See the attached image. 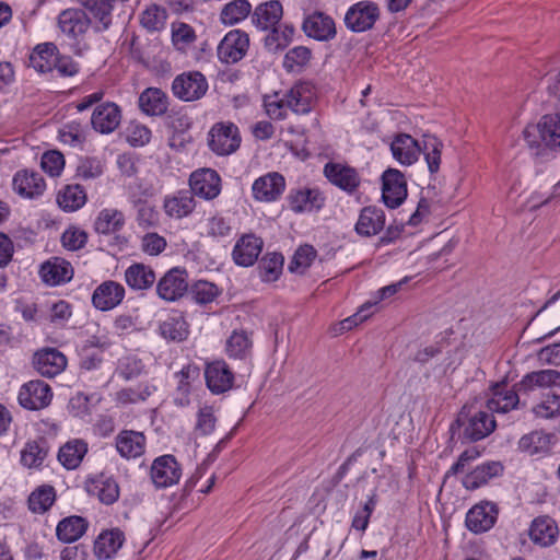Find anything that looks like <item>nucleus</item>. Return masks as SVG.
I'll list each match as a JSON object with an SVG mask.
<instances>
[{"label":"nucleus","instance_id":"nucleus-43","mask_svg":"<svg viewBox=\"0 0 560 560\" xmlns=\"http://www.w3.org/2000/svg\"><path fill=\"white\" fill-rule=\"evenodd\" d=\"M86 201V195L80 185H67L57 195V203L65 211H75Z\"/></svg>","mask_w":560,"mask_h":560},{"label":"nucleus","instance_id":"nucleus-25","mask_svg":"<svg viewBox=\"0 0 560 560\" xmlns=\"http://www.w3.org/2000/svg\"><path fill=\"white\" fill-rule=\"evenodd\" d=\"M262 241L253 235H243L235 244L233 259L236 265L249 267L257 260L262 249Z\"/></svg>","mask_w":560,"mask_h":560},{"label":"nucleus","instance_id":"nucleus-52","mask_svg":"<svg viewBox=\"0 0 560 560\" xmlns=\"http://www.w3.org/2000/svg\"><path fill=\"white\" fill-rule=\"evenodd\" d=\"M316 249L311 245L300 246L289 264V271L303 275L316 257Z\"/></svg>","mask_w":560,"mask_h":560},{"label":"nucleus","instance_id":"nucleus-53","mask_svg":"<svg viewBox=\"0 0 560 560\" xmlns=\"http://www.w3.org/2000/svg\"><path fill=\"white\" fill-rule=\"evenodd\" d=\"M166 21V11L156 5L152 4L147 8L140 16L141 25L149 32L160 31L164 27Z\"/></svg>","mask_w":560,"mask_h":560},{"label":"nucleus","instance_id":"nucleus-2","mask_svg":"<svg viewBox=\"0 0 560 560\" xmlns=\"http://www.w3.org/2000/svg\"><path fill=\"white\" fill-rule=\"evenodd\" d=\"M241 144L240 130L230 121L214 124L208 132L209 149L220 156L234 153Z\"/></svg>","mask_w":560,"mask_h":560},{"label":"nucleus","instance_id":"nucleus-6","mask_svg":"<svg viewBox=\"0 0 560 560\" xmlns=\"http://www.w3.org/2000/svg\"><path fill=\"white\" fill-rule=\"evenodd\" d=\"M188 273L184 268L174 267L166 271L156 283L158 296L168 303L180 300L188 291Z\"/></svg>","mask_w":560,"mask_h":560},{"label":"nucleus","instance_id":"nucleus-15","mask_svg":"<svg viewBox=\"0 0 560 560\" xmlns=\"http://www.w3.org/2000/svg\"><path fill=\"white\" fill-rule=\"evenodd\" d=\"M316 102L315 86L310 82H300L285 93V105L299 115L308 114Z\"/></svg>","mask_w":560,"mask_h":560},{"label":"nucleus","instance_id":"nucleus-50","mask_svg":"<svg viewBox=\"0 0 560 560\" xmlns=\"http://www.w3.org/2000/svg\"><path fill=\"white\" fill-rule=\"evenodd\" d=\"M549 447V438L540 431L525 434L518 441V448L529 455L546 452Z\"/></svg>","mask_w":560,"mask_h":560},{"label":"nucleus","instance_id":"nucleus-42","mask_svg":"<svg viewBox=\"0 0 560 560\" xmlns=\"http://www.w3.org/2000/svg\"><path fill=\"white\" fill-rule=\"evenodd\" d=\"M86 530V522L80 516H70L57 525L56 535L63 542L78 540Z\"/></svg>","mask_w":560,"mask_h":560},{"label":"nucleus","instance_id":"nucleus-38","mask_svg":"<svg viewBox=\"0 0 560 560\" xmlns=\"http://www.w3.org/2000/svg\"><path fill=\"white\" fill-rule=\"evenodd\" d=\"M125 281L132 290H147L155 282V273L151 267L136 262L126 269Z\"/></svg>","mask_w":560,"mask_h":560},{"label":"nucleus","instance_id":"nucleus-47","mask_svg":"<svg viewBox=\"0 0 560 560\" xmlns=\"http://www.w3.org/2000/svg\"><path fill=\"white\" fill-rule=\"evenodd\" d=\"M250 11L247 0H233L223 7L220 18L223 24L233 25L246 19Z\"/></svg>","mask_w":560,"mask_h":560},{"label":"nucleus","instance_id":"nucleus-34","mask_svg":"<svg viewBox=\"0 0 560 560\" xmlns=\"http://www.w3.org/2000/svg\"><path fill=\"white\" fill-rule=\"evenodd\" d=\"M58 48L54 43H42L32 50L28 65L37 72L46 73L54 70L57 61Z\"/></svg>","mask_w":560,"mask_h":560},{"label":"nucleus","instance_id":"nucleus-12","mask_svg":"<svg viewBox=\"0 0 560 560\" xmlns=\"http://www.w3.org/2000/svg\"><path fill=\"white\" fill-rule=\"evenodd\" d=\"M285 189V179L278 172L267 173L252 185V192L255 200L260 202H272L278 200Z\"/></svg>","mask_w":560,"mask_h":560},{"label":"nucleus","instance_id":"nucleus-22","mask_svg":"<svg viewBox=\"0 0 560 560\" xmlns=\"http://www.w3.org/2000/svg\"><path fill=\"white\" fill-rule=\"evenodd\" d=\"M196 201L189 190H178L163 199L165 214L173 219H183L192 213Z\"/></svg>","mask_w":560,"mask_h":560},{"label":"nucleus","instance_id":"nucleus-10","mask_svg":"<svg viewBox=\"0 0 560 560\" xmlns=\"http://www.w3.org/2000/svg\"><path fill=\"white\" fill-rule=\"evenodd\" d=\"M249 47L248 35L241 30L229 32L218 46V57L222 62L236 63L244 58Z\"/></svg>","mask_w":560,"mask_h":560},{"label":"nucleus","instance_id":"nucleus-51","mask_svg":"<svg viewBox=\"0 0 560 560\" xmlns=\"http://www.w3.org/2000/svg\"><path fill=\"white\" fill-rule=\"evenodd\" d=\"M163 338L172 341H182L188 335L187 324L183 317H171L160 325Z\"/></svg>","mask_w":560,"mask_h":560},{"label":"nucleus","instance_id":"nucleus-59","mask_svg":"<svg viewBox=\"0 0 560 560\" xmlns=\"http://www.w3.org/2000/svg\"><path fill=\"white\" fill-rule=\"evenodd\" d=\"M151 395L150 386L139 385L136 388H124L116 393V401L121 405L144 401Z\"/></svg>","mask_w":560,"mask_h":560},{"label":"nucleus","instance_id":"nucleus-9","mask_svg":"<svg viewBox=\"0 0 560 560\" xmlns=\"http://www.w3.org/2000/svg\"><path fill=\"white\" fill-rule=\"evenodd\" d=\"M382 198L392 209L399 207L407 197V183L404 174L396 168H388L382 175Z\"/></svg>","mask_w":560,"mask_h":560},{"label":"nucleus","instance_id":"nucleus-61","mask_svg":"<svg viewBox=\"0 0 560 560\" xmlns=\"http://www.w3.org/2000/svg\"><path fill=\"white\" fill-rule=\"evenodd\" d=\"M311 59V50L304 46H298L290 49L283 60L287 70L293 71L296 67L305 66Z\"/></svg>","mask_w":560,"mask_h":560},{"label":"nucleus","instance_id":"nucleus-35","mask_svg":"<svg viewBox=\"0 0 560 560\" xmlns=\"http://www.w3.org/2000/svg\"><path fill=\"white\" fill-rule=\"evenodd\" d=\"M124 540L125 536L120 529L105 530L95 540L94 553L101 560L109 559L121 548Z\"/></svg>","mask_w":560,"mask_h":560},{"label":"nucleus","instance_id":"nucleus-3","mask_svg":"<svg viewBox=\"0 0 560 560\" xmlns=\"http://www.w3.org/2000/svg\"><path fill=\"white\" fill-rule=\"evenodd\" d=\"M91 26V19L82 9H66L58 15L61 34L77 44L84 42Z\"/></svg>","mask_w":560,"mask_h":560},{"label":"nucleus","instance_id":"nucleus-1","mask_svg":"<svg viewBox=\"0 0 560 560\" xmlns=\"http://www.w3.org/2000/svg\"><path fill=\"white\" fill-rule=\"evenodd\" d=\"M548 92L556 98V112L541 116L523 131L527 145L539 154L544 149L560 152V71L551 79Z\"/></svg>","mask_w":560,"mask_h":560},{"label":"nucleus","instance_id":"nucleus-28","mask_svg":"<svg viewBox=\"0 0 560 560\" xmlns=\"http://www.w3.org/2000/svg\"><path fill=\"white\" fill-rule=\"evenodd\" d=\"M283 15V8L280 1L270 0L258 4L252 15L253 24L261 30L268 31L278 25Z\"/></svg>","mask_w":560,"mask_h":560},{"label":"nucleus","instance_id":"nucleus-21","mask_svg":"<svg viewBox=\"0 0 560 560\" xmlns=\"http://www.w3.org/2000/svg\"><path fill=\"white\" fill-rule=\"evenodd\" d=\"M302 28L308 37L316 40H329L336 35L334 20L323 12H314L306 16Z\"/></svg>","mask_w":560,"mask_h":560},{"label":"nucleus","instance_id":"nucleus-49","mask_svg":"<svg viewBox=\"0 0 560 560\" xmlns=\"http://www.w3.org/2000/svg\"><path fill=\"white\" fill-rule=\"evenodd\" d=\"M442 142L434 136L424 135L422 140V151L428 164L429 171L433 174L440 168Z\"/></svg>","mask_w":560,"mask_h":560},{"label":"nucleus","instance_id":"nucleus-13","mask_svg":"<svg viewBox=\"0 0 560 560\" xmlns=\"http://www.w3.org/2000/svg\"><path fill=\"white\" fill-rule=\"evenodd\" d=\"M150 475L158 488H166L179 481L182 468L173 455H163L153 460Z\"/></svg>","mask_w":560,"mask_h":560},{"label":"nucleus","instance_id":"nucleus-17","mask_svg":"<svg viewBox=\"0 0 560 560\" xmlns=\"http://www.w3.org/2000/svg\"><path fill=\"white\" fill-rule=\"evenodd\" d=\"M33 364L42 376L54 377L66 369L67 358L57 349L46 348L34 354Z\"/></svg>","mask_w":560,"mask_h":560},{"label":"nucleus","instance_id":"nucleus-55","mask_svg":"<svg viewBox=\"0 0 560 560\" xmlns=\"http://www.w3.org/2000/svg\"><path fill=\"white\" fill-rule=\"evenodd\" d=\"M215 424L217 417L213 407L207 405L200 407L197 412L195 433L201 436L209 435L214 431Z\"/></svg>","mask_w":560,"mask_h":560},{"label":"nucleus","instance_id":"nucleus-58","mask_svg":"<svg viewBox=\"0 0 560 560\" xmlns=\"http://www.w3.org/2000/svg\"><path fill=\"white\" fill-rule=\"evenodd\" d=\"M47 451L37 442H28L21 453V462L26 467H36L42 465Z\"/></svg>","mask_w":560,"mask_h":560},{"label":"nucleus","instance_id":"nucleus-57","mask_svg":"<svg viewBox=\"0 0 560 560\" xmlns=\"http://www.w3.org/2000/svg\"><path fill=\"white\" fill-rule=\"evenodd\" d=\"M94 490L101 502L113 504L119 498V487L112 478H101L95 481Z\"/></svg>","mask_w":560,"mask_h":560},{"label":"nucleus","instance_id":"nucleus-48","mask_svg":"<svg viewBox=\"0 0 560 560\" xmlns=\"http://www.w3.org/2000/svg\"><path fill=\"white\" fill-rule=\"evenodd\" d=\"M56 493L51 486H40L28 497V508L34 513H45L55 502Z\"/></svg>","mask_w":560,"mask_h":560},{"label":"nucleus","instance_id":"nucleus-26","mask_svg":"<svg viewBox=\"0 0 560 560\" xmlns=\"http://www.w3.org/2000/svg\"><path fill=\"white\" fill-rule=\"evenodd\" d=\"M39 273L45 283L58 285L72 279L73 268L66 259L52 257L42 265Z\"/></svg>","mask_w":560,"mask_h":560},{"label":"nucleus","instance_id":"nucleus-63","mask_svg":"<svg viewBox=\"0 0 560 560\" xmlns=\"http://www.w3.org/2000/svg\"><path fill=\"white\" fill-rule=\"evenodd\" d=\"M40 165L50 176H58L65 166V158L59 151H48L43 154Z\"/></svg>","mask_w":560,"mask_h":560},{"label":"nucleus","instance_id":"nucleus-41","mask_svg":"<svg viewBox=\"0 0 560 560\" xmlns=\"http://www.w3.org/2000/svg\"><path fill=\"white\" fill-rule=\"evenodd\" d=\"M95 19L96 31H105L112 24L113 0H79Z\"/></svg>","mask_w":560,"mask_h":560},{"label":"nucleus","instance_id":"nucleus-4","mask_svg":"<svg viewBox=\"0 0 560 560\" xmlns=\"http://www.w3.org/2000/svg\"><path fill=\"white\" fill-rule=\"evenodd\" d=\"M459 427H464V436L476 442L485 439L495 429L493 416L487 411H476L470 415L466 407L462 409L456 420Z\"/></svg>","mask_w":560,"mask_h":560},{"label":"nucleus","instance_id":"nucleus-32","mask_svg":"<svg viewBox=\"0 0 560 560\" xmlns=\"http://www.w3.org/2000/svg\"><path fill=\"white\" fill-rule=\"evenodd\" d=\"M491 392L492 396L487 400V407L491 412L505 413L520 404L516 390L508 388L503 383L493 385Z\"/></svg>","mask_w":560,"mask_h":560},{"label":"nucleus","instance_id":"nucleus-20","mask_svg":"<svg viewBox=\"0 0 560 560\" xmlns=\"http://www.w3.org/2000/svg\"><path fill=\"white\" fill-rule=\"evenodd\" d=\"M45 179L37 172L22 170L13 177V189L22 197L36 198L45 191Z\"/></svg>","mask_w":560,"mask_h":560},{"label":"nucleus","instance_id":"nucleus-29","mask_svg":"<svg viewBox=\"0 0 560 560\" xmlns=\"http://www.w3.org/2000/svg\"><path fill=\"white\" fill-rule=\"evenodd\" d=\"M523 393L536 388L560 387V372L557 370H540L525 374L516 385Z\"/></svg>","mask_w":560,"mask_h":560},{"label":"nucleus","instance_id":"nucleus-30","mask_svg":"<svg viewBox=\"0 0 560 560\" xmlns=\"http://www.w3.org/2000/svg\"><path fill=\"white\" fill-rule=\"evenodd\" d=\"M325 197L317 188H302L291 191L289 203L295 213L318 210L324 206Z\"/></svg>","mask_w":560,"mask_h":560},{"label":"nucleus","instance_id":"nucleus-54","mask_svg":"<svg viewBox=\"0 0 560 560\" xmlns=\"http://www.w3.org/2000/svg\"><path fill=\"white\" fill-rule=\"evenodd\" d=\"M136 221L142 229L156 228L160 224V214L156 208L147 201L136 202Z\"/></svg>","mask_w":560,"mask_h":560},{"label":"nucleus","instance_id":"nucleus-7","mask_svg":"<svg viewBox=\"0 0 560 560\" xmlns=\"http://www.w3.org/2000/svg\"><path fill=\"white\" fill-rule=\"evenodd\" d=\"M380 18V9L372 1H359L351 5L346 15V26L355 33L371 30Z\"/></svg>","mask_w":560,"mask_h":560},{"label":"nucleus","instance_id":"nucleus-19","mask_svg":"<svg viewBox=\"0 0 560 560\" xmlns=\"http://www.w3.org/2000/svg\"><path fill=\"white\" fill-rule=\"evenodd\" d=\"M125 298V288L113 280L101 283L93 292L92 303L95 308L106 312L118 306Z\"/></svg>","mask_w":560,"mask_h":560},{"label":"nucleus","instance_id":"nucleus-11","mask_svg":"<svg viewBox=\"0 0 560 560\" xmlns=\"http://www.w3.org/2000/svg\"><path fill=\"white\" fill-rule=\"evenodd\" d=\"M52 398L50 386L39 380L30 381L19 392L20 405L30 410H39L47 407Z\"/></svg>","mask_w":560,"mask_h":560},{"label":"nucleus","instance_id":"nucleus-33","mask_svg":"<svg viewBox=\"0 0 560 560\" xmlns=\"http://www.w3.org/2000/svg\"><path fill=\"white\" fill-rule=\"evenodd\" d=\"M385 224V215L382 209L365 207L361 210L355 224V232L361 236L378 234Z\"/></svg>","mask_w":560,"mask_h":560},{"label":"nucleus","instance_id":"nucleus-24","mask_svg":"<svg viewBox=\"0 0 560 560\" xmlns=\"http://www.w3.org/2000/svg\"><path fill=\"white\" fill-rule=\"evenodd\" d=\"M390 151L394 159L400 164L411 165L418 160L422 151V142L419 143L407 133H400L393 140Z\"/></svg>","mask_w":560,"mask_h":560},{"label":"nucleus","instance_id":"nucleus-60","mask_svg":"<svg viewBox=\"0 0 560 560\" xmlns=\"http://www.w3.org/2000/svg\"><path fill=\"white\" fill-rule=\"evenodd\" d=\"M195 39V31L188 24L178 23L173 25L172 40L177 49L185 50Z\"/></svg>","mask_w":560,"mask_h":560},{"label":"nucleus","instance_id":"nucleus-31","mask_svg":"<svg viewBox=\"0 0 560 560\" xmlns=\"http://www.w3.org/2000/svg\"><path fill=\"white\" fill-rule=\"evenodd\" d=\"M503 472V466L500 462H487L477 466L468 472L462 480L464 488L476 490L489 482L494 477Z\"/></svg>","mask_w":560,"mask_h":560},{"label":"nucleus","instance_id":"nucleus-8","mask_svg":"<svg viewBox=\"0 0 560 560\" xmlns=\"http://www.w3.org/2000/svg\"><path fill=\"white\" fill-rule=\"evenodd\" d=\"M189 186L192 196L212 200L221 192V177L212 168H199L190 174Z\"/></svg>","mask_w":560,"mask_h":560},{"label":"nucleus","instance_id":"nucleus-37","mask_svg":"<svg viewBox=\"0 0 560 560\" xmlns=\"http://www.w3.org/2000/svg\"><path fill=\"white\" fill-rule=\"evenodd\" d=\"M126 217L122 211L115 208L101 210L94 221V229L100 234H114L124 229Z\"/></svg>","mask_w":560,"mask_h":560},{"label":"nucleus","instance_id":"nucleus-45","mask_svg":"<svg viewBox=\"0 0 560 560\" xmlns=\"http://www.w3.org/2000/svg\"><path fill=\"white\" fill-rule=\"evenodd\" d=\"M265 37V46L269 51L276 52L284 49L292 39L294 27L292 25L278 24L270 27Z\"/></svg>","mask_w":560,"mask_h":560},{"label":"nucleus","instance_id":"nucleus-14","mask_svg":"<svg viewBox=\"0 0 560 560\" xmlns=\"http://www.w3.org/2000/svg\"><path fill=\"white\" fill-rule=\"evenodd\" d=\"M499 510L495 503L483 501L474 505L466 515L467 528L475 533H485L493 527Z\"/></svg>","mask_w":560,"mask_h":560},{"label":"nucleus","instance_id":"nucleus-40","mask_svg":"<svg viewBox=\"0 0 560 560\" xmlns=\"http://www.w3.org/2000/svg\"><path fill=\"white\" fill-rule=\"evenodd\" d=\"M86 453L88 443L84 440L74 439L60 447L58 459L67 469H74L81 464Z\"/></svg>","mask_w":560,"mask_h":560},{"label":"nucleus","instance_id":"nucleus-56","mask_svg":"<svg viewBox=\"0 0 560 560\" xmlns=\"http://www.w3.org/2000/svg\"><path fill=\"white\" fill-rule=\"evenodd\" d=\"M190 294L197 303L207 304L219 295V289L212 282L198 280L191 285Z\"/></svg>","mask_w":560,"mask_h":560},{"label":"nucleus","instance_id":"nucleus-39","mask_svg":"<svg viewBox=\"0 0 560 560\" xmlns=\"http://www.w3.org/2000/svg\"><path fill=\"white\" fill-rule=\"evenodd\" d=\"M558 536V527L550 517H538L532 523L529 537L542 547L551 546Z\"/></svg>","mask_w":560,"mask_h":560},{"label":"nucleus","instance_id":"nucleus-46","mask_svg":"<svg viewBox=\"0 0 560 560\" xmlns=\"http://www.w3.org/2000/svg\"><path fill=\"white\" fill-rule=\"evenodd\" d=\"M283 256L279 253H268L259 261V276L265 282L276 281L282 272Z\"/></svg>","mask_w":560,"mask_h":560},{"label":"nucleus","instance_id":"nucleus-27","mask_svg":"<svg viewBox=\"0 0 560 560\" xmlns=\"http://www.w3.org/2000/svg\"><path fill=\"white\" fill-rule=\"evenodd\" d=\"M324 173L331 184L348 192L354 191L360 184V178L354 168L347 165L327 163Z\"/></svg>","mask_w":560,"mask_h":560},{"label":"nucleus","instance_id":"nucleus-64","mask_svg":"<svg viewBox=\"0 0 560 560\" xmlns=\"http://www.w3.org/2000/svg\"><path fill=\"white\" fill-rule=\"evenodd\" d=\"M113 330L119 337L129 336L139 331L138 318L129 314H120L115 317L113 323Z\"/></svg>","mask_w":560,"mask_h":560},{"label":"nucleus","instance_id":"nucleus-62","mask_svg":"<svg viewBox=\"0 0 560 560\" xmlns=\"http://www.w3.org/2000/svg\"><path fill=\"white\" fill-rule=\"evenodd\" d=\"M536 417L549 419L560 415V395H548L533 409Z\"/></svg>","mask_w":560,"mask_h":560},{"label":"nucleus","instance_id":"nucleus-5","mask_svg":"<svg viewBox=\"0 0 560 560\" xmlns=\"http://www.w3.org/2000/svg\"><path fill=\"white\" fill-rule=\"evenodd\" d=\"M173 94L183 102L198 101L208 91V81L199 71L178 74L172 83Z\"/></svg>","mask_w":560,"mask_h":560},{"label":"nucleus","instance_id":"nucleus-16","mask_svg":"<svg viewBox=\"0 0 560 560\" xmlns=\"http://www.w3.org/2000/svg\"><path fill=\"white\" fill-rule=\"evenodd\" d=\"M114 441L117 453L127 460L139 458L145 452L147 438L143 432L125 429L115 436Z\"/></svg>","mask_w":560,"mask_h":560},{"label":"nucleus","instance_id":"nucleus-23","mask_svg":"<svg viewBox=\"0 0 560 560\" xmlns=\"http://www.w3.org/2000/svg\"><path fill=\"white\" fill-rule=\"evenodd\" d=\"M120 108L112 102L98 105L91 117L93 128L101 133L113 132L120 124Z\"/></svg>","mask_w":560,"mask_h":560},{"label":"nucleus","instance_id":"nucleus-18","mask_svg":"<svg viewBox=\"0 0 560 560\" xmlns=\"http://www.w3.org/2000/svg\"><path fill=\"white\" fill-rule=\"evenodd\" d=\"M205 377L208 388L213 394L225 393L233 386L234 374L223 360L208 363L205 370Z\"/></svg>","mask_w":560,"mask_h":560},{"label":"nucleus","instance_id":"nucleus-44","mask_svg":"<svg viewBox=\"0 0 560 560\" xmlns=\"http://www.w3.org/2000/svg\"><path fill=\"white\" fill-rule=\"evenodd\" d=\"M253 341L245 331H233L228 338L225 351L232 359L245 360L250 355Z\"/></svg>","mask_w":560,"mask_h":560},{"label":"nucleus","instance_id":"nucleus-36","mask_svg":"<svg viewBox=\"0 0 560 560\" xmlns=\"http://www.w3.org/2000/svg\"><path fill=\"white\" fill-rule=\"evenodd\" d=\"M139 107L149 116H161L168 108V97L162 90L149 88L140 94Z\"/></svg>","mask_w":560,"mask_h":560}]
</instances>
